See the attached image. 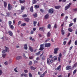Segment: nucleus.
<instances>
[{"label":"nucleus","mask_w":77,"mask_h":77,"mask_svg":"<svg viewBox=\"0 0 77 77\" xmlns=\"http://www.w3.org/2000/svg\"><path fill=\"white\" fill-rule=\"evenodd\" d=\"M71 5H72V3L70 2L69 3V5L67 6H66L64 8L65 10L67 11V10L69 8H70Z\"/></svg>","instance_id":"nucleus-1"},{"label":"nucleus","mask_w":77,"mask_h":77,"mask_svg":"<svg viewBox=\"0 0 77 77\" xmlns=\"http://www.w3.org/2000/svg\"><path fill=\"white\" fill-rule=\"evenodd\" d=\"M5 50H3L2 51V53H6L8 51V52H9V48L6 47V46H5Z\"/></svg>","instance_id":"nucleus-2"},{"label":"nucleus","mask_w":77,"mask_h":77,"mask_svg":"<svg viewBox=\"0 0 77 77\" xmlns=\"http://www.w3.org/2000/svg\"><path fill=\"white\" fill-rule=\"evenodd\" d=\"M44 44H42L40 45V47L39 49V50H43L44 49Z\"/></svg>","instance_id":"nucleus-3"},{"label":"nucleus","mask_w":77,"mask_h":77,"mask_svg":"<svg viewBox=\"0 0 77 77\" xmlns=\"http://www.w3.org/2000/svg\"><path fill=\"white\" fill-rule=\"evenodd\" d=\"M8 10L9 11H11L12 10V5H11L10 4H8Z\"/></svg>","instance_id":"nucleus-4"},{"label":"nucleus","mask_w":77,"mask_h":77,"mask_svg":"<svg viewBox=\"0 0 77 77\" xmlns=\"http://www.w3.org/2000/svg\"><path fill=\"white\" fill-rule=\"evenodd\" d=\"M45 47H47V48H48V47H50L51 46V44L49 43H45Z\"/></svg>","instance_id":"nucleus-5"},{"label":"nucleus","mask_w":77,"mask_h":77,"mask_svg":"<svg viewBox=\"0 0 77 77\" xmlns=\"http://www.w3.org/2000/svg\"><path fill=\"white\" fill-rule=\"evenodd\" d=\"M61 67H62V65H60L57 68H55V70H56V71H57V70L59 71V69H61Z\"/></svg>","instance_id":"nucleus-6"},{"label":"nucleus","mask_w":77,"mask_h":77,"mask_svg":"<svg viewBox=\"0 0 77 77\" xmlns=\"http://www.w3.org/2000/svg\"><path fill=\"white\" fill-rule=\"evenodd\" d=\"M54 54H57V51L59 50V48H56L54 49Z\"/></svg>","instance_id":"nucleus-7"},{"label":"nucleus","mask_w":77,"mask_h":77,"mask_svg":"<svg viewBox=\"0 0 77 77\" xmlns=\"http://www.w3.org/2000/svg\"><path fill=\"white\" fill-rule=\"evenodd\" d=\"M71 69V66H67L66 67V70H69Z\"/></svg>","instance_id":"nucleus-8"},{"label":"nucleus","mask_w":77,"mask_h":77,"mask_svg":"<svg viewBox=\"0 0 77 77\" xmlns=\"http://www.w3.org/2000/svg\"><path fill=\"white\" fill-rule=\"evenodd\" d=\"M48 12L49 14H53L54 13V10L53 9H50L48 11Z\"/></svg>","instance_id":"nucleus-9"},{"label":"nucleus","mask_w":77,"mask_h":77,"mask_svg":"<svg viewBox=\"0 0 77 77\" xmlns=\"http://www.w3.org/2000/svg\"><path fill=\"white\" fill-rule=\"evenodd\" d=\"M29 50H30L31 52H33V47L30 46H29Z\"/></svg>","instance_id":"nucleus-10"},{"label":"nucleus","mask_w":77,"mask_h":77,"mask_svg":"<svg viewBox=\"0 0 77 77\" xmlns=\"http://www.w3.org/2000/svg\"><path fill=\"white\" fill-rule=\"evenodd\" d=\"M12 13V12H8L6 14L8 16V17H11V14Z\"/></svg>","instance_id":"nucleus-11"},{"label":"nucleus","mask_w":77,"mask_h":77,"mask_svg":"<svg viewBox=\"0 0 77 77\" xmlns=\"http://www.w3.org/2000/svg\"><path fill=\"white\" fill-rule=\"evenodd\" d=\"M24 20L25 21H26V22L28 23L29 22V21H30V19L28 18H25L24 19Z\"/></svg>","instance_id":"nucleus-12"},{"label":"nucleus","mask_w":77,"mask_h":77,"mask_svg":"<svg viewBox=\"0 0 77 77\" xmlns=\"http://www.w3.org/2000/svg\"><path fill=\"white\" fill-rule=\"evenodd\" d=\"M49 18V15L48 14H46L45 16V20H47V19H48Z\"/></svg>","instance_id":"nucleus-13"},{"label":"nucleus","mask_w":77,"mask_h":77,"mask_svg":"<svg viewBox=\"0 0 77 77\" xmlns=\"http://www.w3.org/2000/svg\"><path fill=\"white\" fill-rule=\"evenodd\" d=\"M8 33L9 35L11 36H12V35H13V33L12 32H11V31H9Z\"/></svg>","instance_id":"nucleus-14"},{"label":"nucleus","mask_w":77,"mask_h":77,"mask_svg":"<svg viewBox=\"0 0 77 77\" xmlns=\"http://www.w3.org/2000/svg\"><path fill=\"white\" fill-rule=\"evenodd\" d=\"M24 48L25 50H27V45L26 44L24 45Z\"/></svg>","instance_id":"nucleus-15"},{"label":"nucleus","mask_w":77,"mask_h":77,"mask_svg":"<svg viewBox=\"0 0 77 77\" xmlns=\"http://www.w3.org/2000/svg\"><path fill=\"white\" fill-rule=\"evenodd\" d=\"M54 8L56 9H60L61 8V6H55Z\"/></svg>","instance_id":"nucleus-16"},{"label":"nucleus","mask_w":77,"mask_h":77,"mask_svg":"<svg viewBox=\"0 0 77 77\" xmlns=\"http://www.w3.org/2000/svg\"><path fill=\"white\" fill-rule=\"evenodd\" d=\"M47 63L48 65H50V59L49 58H48L47 59Z\"/></svg>","instance_id":"nucleus-17"},{"label":"nucleus","mask_w":77,"mask_h":77,"mask_svg":"<svg viewBox=\"0 0 77 77\" xmlns=\"http://www.w3.org/2000/svg\"><path fill=\"white\" fill-rule=\"evenodd\" d=\"M33 26L34 27H35L36 26L37 24V22L36 21H34L33 22Z\"/></svg>","instance_id":"nucleus-18"},{"label":"nucleus","mask_w":77,"mask_h":77,"mask_svg":"<svg viewBox=\"0 0 77 77\" xmlns=\"http://www.w3.org/2000/svg\"><path fill=\"white\" fill-rule=\"evenodd\" d=\"M39 30L40 31H43L44 30V27H41L39 28Z\"/></svg>","instance_id":"nucleus-19"},{"label":"nucleus","mask_w":77,"mask_h":77,"mask_svg":"<svg viewBox=\"0 0 77 77\" xmlns=\"http://www.w3.org/2000/svg\"><path fill=\"white\" fill-rule=\"evenodd\" d=\"M77 66V63H75L74 65H73V66L72 67V68L74 69V68H75Z\"/></svg>","instance_id":"nucleus-20"},{"label":"nucleus","mask_w":77,"mask_h":77,"mask_svg":"<svg viewBox=\"0 0 77 77\" xmlns=\"http://www.w3.org/2000/svg\"><path fill=\"white\" fill-rule=\"evenodd\" d=\"M33 6H32L30 8V11L31 12H33Z\"/></svg>","instance_id":"nucleus-21"},{"label":"nucleus","mask_w":77,"mask_h":77,"mask_svg":"<svg viewBox=\"0 0 77 77\" xmlns=\"http://www.w3.org/2000/svg\"><path fill=\"white\" fill-rule=\"evenodd\" d=\"M4 5L5 8H6V7L7 6V3L5 2H4Z\"/></svg>","instance_id":"nucleus-22"},{"label":"nucleus","mask_w":77,"mask_h":77,"mask_svg":"<svg viewBox=\"0 0 77 77\" xmlns=\"http://www.w3.org/2000/svg\"><path fill=\"white\" fill-rule=\"evenodd\" d=\"M53 58L54 59V60H56L57 59V57L55 56L53 57Z\"/></svg>","instance_id":"nucleus-23"},{"label":"nucleus","mask_w":77,"mask_h":77,"mask_svg":"<svg viewBox=\"0 0 77 77\" xmlns=\"http://www.w3.org/2000/svg\"><path fill=\"white\" fill-rule=\"evenodd\" d=\"M20 3H22V4H23V3H24L26 2V1L25 0H21L20 1Z\"/></svg>","instance_id":"nucleus-24"},{"label":"nucleus","mask_w":77,"mask_h":77,"mask_svg":"<svg viewBox=\"0 0 77 77\" xmlns=\"http://www.w3.org/2000/svg\"><path fill=\"white\" fill-rule=\"evenodd\" d=\"M23 75L25 77H27V75L26 74H22L21 75V77H22Z\"/></svg>","instance_id":"nucleus-25"},{"label":"nucleus","mask_w":77,"mask_h":77,"mask_svg":"<svg viewBox=\"0 0 77 77\" xmlns=\"http://www.w3.org/2000/svg\"><path fill=\"white\" fill-rule=\"evenodd\" d=\"M51 35V33L50 32H48L47 34V37H50Z\"/></svg>","instance_id":"nucleus-26"},{"label":"nucleus","mask_w":77,"mask_h":77,"mask_svg":"<svg viewBox=\"0 0 77 77\" xmlns=\"http://www.w3.org/2000/svg\"><path fill=\"white\" fill-rule=\"evenodd\" d=\"M22 57L21 56H18L16 58L17 60H19V59H21Z\"/></svg>","instance_id":"nucleus-27"},{"label":"nucleus","mask_w":77,"mask_h":77,"mask_svg":"<svg viewBox=\"0 0 77 77\" xmlns=\"http://www.w3.org/2000/svg\"><path fill=\"white\" fill-rule=\"evenodd\" d=\"M26 26V23H24L21 24V26L22 27H24V26Z\"/></svg>","instance_id":"nucleus-28"},{"label":"nucleus","mask_w":77,"mask_h":77,"mask_svg":"<svg viewBox=\"0 0 77 77\" xmlns=\"http://www.w3.org/2000/svg\"><path fill=\"white\" fill-rule=\"evenodd\" d=\"M31 69H32V70H34L35 69H36V68L35 67H33V66H30Z\"/></svg>","instance_id":"nucleus-29"},{"label":"nucleus","mask_w":77,"mask_h":77,"mask_svg":"<svg viewBox=\"0 0 77 77\" xmlns=\"http://www.w3.org/2000/svg\"><path fill=\"white\" fill-rule=\"evenodd\" d=\"M61 31L62 35H64V34H65V31H64V30H61Z\"/></svg>","instance_id":"nucleus-30"},{"label":"nucleus","mask_w":77,"mask_h":77,"mask_svg":"<svg viewBox=\"0 0 77 77\" xmlns=\"http://www.w3.org/2000/svg\"><path fill=\"white\" fill-rule=\"evenodd\" d=\"M68 30L69 32H72L73 30H72V29L71 28H69L68 29Z\"/></svg>","instance_id":"nucleus-31"},{"label":"nucleus","mask_w":77,"mask_h":77,"mask_svg":"<svg viewBox=\"0 0 77 77\" xmlns=\"http://www.w3.org/2000/svg\"><path fill=\"white\" fill-rule=\"evenodd\" d=\"M33 17H34L36 18V17H38V14H37L36 13L34 14L33 15Z\"/></svg>","instance_id":"nucleus-32"},{"label":"nucleus","mask_w":77,"mask_h":77,"mask_svg":"<svg viewBox=\"0 0 77 77\" xmlns=\"http://www.w3.org/2000/svg\"><path fill=\"white\" fill-rule=\"evenodd\" d=\"M37 2V1L36 0H33L32 1V4H35V3H36Z\"/></svg>","instance_id":"nucleus-33"},{"label":"nucleus","mask_w":77,"mask_h":77,"mask_svg":"<svg viewBox=\"0 0 77 77\" xmlns=\"http://www.w3.org/2000/svg\"><path fill=\"white\" fill-rule=\"evenodd\" d=\"M8 24L9 26H11L12 24V21H8Z\"/></svg>","instance_id":"nucleus-34"},{"label":"nucleus","mask_w":77,"mask_h":77,"mask_svg":"<svg viewBox=\"0 0 77 77\" xmlns=\"http://www.w3.org/2000/svg\"><path fill=\"white\" fill-rule=\"evenodd\" d=\"M23 18H26L27 17V16L26 14H24L22 16Z\"/></svg>","instance_id":"nucleus-35"},{"label":"nucleus","mask_w":77,"mask_h":77,"mask_svg":"<svg viewBox=\"0 0 77 77\" xmlns=\"http://www.w3.org/2000/svg\"><path fill=\"white\" fill-rule=\"evenodd\" d=\"M73 12H77V8H73L72 9Z\"/></svg>","instance_id":"nucleus-36"},{"label":"nucleus","mask_w":77,"mask_h":77,"mask_svg":"<svg viewBox=\"0 0 77 77\" xmlns=\"http://www.w3.org/2000/svg\"><path fill=\"white\" fill-rule=\"evenodd\" d=\"M48 29H51V24H48Z\"/></svg>","instance_id":"nucleus-37"},{"label":"nucleus","mask_w":77,"mask_h":77,"mask_svg":"<svg viewBox=\"0 0 77 77\" xmlns=\"http://www.w3.org/2000/svg\"><path fill=\"white\" fill-rule=\"evenodd\" d=\"M40 53H41V51H39L35 54V55H36V56L39 55V54H40Z\"/></svg>","instance_id":"nucleus-38"},{"label":"nucleus","mask_w":77,"mask_h":77,"mask_svg":"<svg viewBox=\"0 0 77 77\" xmlns=\"http://www.w3.org/2000/svg\"><path fill=\"white\" fill-rule=\"evenodd\" d=\"M10 28L11 29H14V26L13 25H11L10 26Z\"/></svg>","instance_id":"nucleus-39"},{"label":"nucleus","mask_w":77,"mask_h":77,"mask_svg":"<svg viewBox=\"0 0 77 77\" xmlns=\"http://www.w3.org/2000/svg\"><path fill=\"white\" fill-rule=\"evenodd\" d=\"M77 72V69H75L74 71L73 72V75H74L75 73H76V72Z\"/></svg>","instance_id":"nucleus-40"},{"label":"nucleus","mask_w":77,"mask_h":77,"mask_svg":"<svg viewBox=\"0 0 77 77\" xmlns=\"http://www.w3.org/2000/svg\"><path fill=\"white\" fill-rule=\"evenodd\" d=\"M72 25H73V23H70L69 25V27H71V26H72Z\"/></svg>","instance_id":"nucleus-41"},{"label":"nucleus","mask_w":77,"mask_h":77,"mask_svg":"<svg viewBox=\"0 0 77 77\" xmlns=\"http://www.w3.org/2000/svg\"><path fill=\"white\" fill-rule=\"evenodd\" d=\"M25 9V6H23L21 7V10H24Z\"/></svg>","instance_id":"nucleus-42"},{"label":"nucleus","mask_w":77,"mask_h":77,"mask_svg":"<svg viewBox=\"0 0 77 77\" xmlns=\"http://www.w3.org/2000/svg\"><path fill=\"white\" fill-rule=\"evenodd\" d=\"M58 55L59 56L58 57H60V58H62V54H61V53H60Z\"/></svg>","instance_id":"nucleus-43"},{"label":"nucleus","mask_w":77,"mask_h":77,"mask_svg":"<svg viewBox=\"0 0 77 77\" xmlns=\"http://www.w3.org/2000/svg\"><path fill=\"white\" fill-rule=\"evenodd\" d=\"M32 61H30L29 63V65L30 66V65H32Z\"/></svg>","instance_id":"nucleus-44"},{"label":"nucleus","mask_w":77,"mask_h":77,"mask_svg":"<svg viewBox=\"0 0 77 77\" xmlns=\"http://www.w3.org/2000/svg\"><path fill=\"white\" fill-rule=\"evenodd\" d=\"M22 22L20 20L18 22V25H20V24Z\"/></svg>","instance_id":"nucleus-45"},{"label":"nucleus","mask_w":77,"mask_h":77,"mask_svg":"<svg viewBox=\"0 0 77 77\" xmlns=\"http://www.w3.org/2000/svg\"><path fill=\"white\" fill-rule=\"evenodd\" d=\"M17 67H16L14 69V71L16 72H18V71L17 70Z\"/></svg>","instance_id":"nucleus-46"},{"label":"nucleus","mask_w":77,"mask_h":77,"mask_svg":"<svg viewBox=\"0 0 77 77\" xmlns=\"http://www.w3.org/2000/svg\"><path fill=\"white\" fill-rule=\"evenodd\" d=\"M29 77H32V74L31 73H30L29 74Z\"/></svg>","instance_id":"nucleus-47"},{"label":"nucleus","mask_w":77,"mask_h":77,"mask_svg":"<svg viewBox=\"0 0 77 77\" xmlns=\"http://www.w3.org/2000/svg\"><path fill=\"white\" fill-rule=\"evenodd\" d=\"M23 56L24 57V58H25V59H26V55H25V54H24V53H23Z\"/></svg>","instance_id":"nucleus-48"},{"label":"nucleus","mask_w":77,"mask_h":77,"mask_svg":"<svg viewBox=\"0 0 77 77\" xmlns=\"http://www.w3.org/2000/svg\"><path fill=\"white\" fill-rule=\"evenodd\" d=\"M54 28H55V29H56V28H57V24L56 23H55L54 25Z\"/></svg>","instance_id":"nucleus-49"},{"label":"nucleus","mask_w":77,"mask_h":77,"mask_svg":"<svg viewBox=\"0 0 77 77\" xmlns=\"http://www.w3.org/2000/svg\"><path fill=\"white\" fill-rule=\"evenodd\" d=\"M60 58V57H58V61L59 62H60V58Z\"/></svg>","instance_id":"nucleus-50"},{"label":"nucleus","mask_w":77,"mask_h":77,"mask_svg":"<svg viewBox=\"0 0 77 77\" xmlns=\"http://www.w3.org/2000/svg\"><path fill=\"white\" fill-rule=\"evenodd\" d=\"M44 77V74H41L40 75V77Z\"/></svg>","instance_id":"nucleus-51"},{"label":"nucleus","mask_w":77,"mask_h":77,"mask_svg":"<svg viewBox=\"0 0 77 77\" xmlns=\"http://www.w3.org/2000/svg\"><path fill=\"white\" fill-rule=\"evenodd\" d=\"M50 38H48V39L46 40L45 42H48V41H50Z\"/></svg>","instance_id":"nucleus-52"},{"label":"nucleus","mask_w":77,"mask_h":77,"mask_svg":"<svg viewBox=\"0 0 77 77\" xmlns=\"http://www.w3.org/2000/svg\"><path fill=\"white\" fill-rule=\"evenodd\" d=\"M6 54H2V57H3L4 58H5V57L6 56Z\"/></svg>","instance_id":"nucleus-53"},{"label":"nucleus","mask_w":77,"mask_h":77,"mask_svg":"<svg viewBox=\"0 0 77 77\" xmlns=\"http://www.w3.org/2000/svg\"><path fill=\"white\" fill-rule=\"evenodd\" d=\"M43 52L42 53V54H41L40 55V57H41L42 56H43V54H44V51H42Z\"/></svg>","instance_id":"nucleus-54"},{"label":"nucleus","mask_w":77,"mask_h":77,"mask_svg":"<svg viewBox=\"0 0 77 77\" xmlns=\"http://www.w3.org/2000/svg\"><path fill=\"white\" fill-rule=\"evenodd\" d=\"M37 26L38 27H39L41 26V24L39 23L38 22L37 24Z\"/></svg>","instance_id":"nucleus-55"},{"label":"nucleus","mask_w":77,"mask_h":77,"mask_svg":"<svg viewBox=\"0 0 77 77\" xmlns=\"http://www.w3.org/2000/svg\"><path fill=\"white\" fill-rule=\"evenodd\" d=\"M72 47H73V46H71L69 48V49L70 51H71V49L72 48Z\"/></svg>","instance_id":"nucleus-56"},{"label":"nucleus","mask_w":77,"mask_h":77,"mask_svg":"<svg viewBox=\"0 0 77 77\" xmlns=\"http://www.w3.org/2000/svg\"><path fill=\"white\" fill-rule=\"evenodd\" d=\"M47 71L46 70L43 73V75H45V74H47Z\"/></svg>","instance_id":"nucleus-57"},{"label":"nucleus","mask_w":77,"mask_h":77,"mask_svg":"<svg viewBox=\"0 0 77 77\" xmlns=\"http://www.w3.org/2000/svg\"><path fill=\"white\" fill-rule=\"evenodd\" d=\"M35 7L36 8H39V5H35Z\"/></svg>","instance_id":"nucleus-58"},{"label":"nucleus","mask_w":77,"mask_h":77,"mask_svg":"<svg viewBox=\"0 0 77 77\" xmlns=\"http://www.w3.org/2000/svg\"><path fill=\"white\" fill-rule=\"evenodd\" d=\"M2 73H3V72H2V71L1 70H0V75H2Z\"/></svg>","instance_id":"nucleus-59"},{"label":"nucleus","mask_w":77,"mask_h":77,"mask_svg":"<svg viewBox=\"0 0 77 77\" xmlns=\"http://www.w3.org/2000/svg\"><path fill=\"white\" fill-rule=\"evenodd\" d=\"M42 59L43 60H45V56H43L42 57Z\"/></svg>","instance_id":"nucleus-60"},{"label":"nucleus","mask_w":77,"mask_h":77,"mask_svg":"<svg viewBox=\"0 0 77 77\" xmlns=\"http://www.w3.org/2000/svg\"><path fill=\"white\" fill-rule=\"evenodd\" d=\"M76 20H77V19H76V18H74L73 19V21L75 23L76 22Z\"/></svg>","instance_id":"nucleus-61"},{"label":"nucleus","mask_w":77,"mask_h":77,"mask_svg":"<svg viewBox=\"0 0 77 77\" xmlns=\"http://www.w3.org/2000/svg\"><path fill=\"white\" fill-rule=\"evenodd\" d=\"M71 42V40H70V41L68 43V45H70Z\"/></svg>","instance_id":"nucleus-62"},{"label":"nucleus","mask_w":77,"mask_h":77,"mask_svg":"<svg viewBox=\"0 0 77 77\" xmlns=\"http://www.w3.org/2000/svg\"><path fill=\"white\" fill-rule=\"evenodd\" d=\"M39 57H37L36 58V60H39Z\"/></svg>","instance_id":"nucleus-63"},{"label":"nucleus","mask_w":77,"mask_h":77,"mask_svg":"<svg viewBox=\"0 0 77 77\" xmlns=\"http://www.w3.org/2000/svg\"><path fill=\"white\" fill-rule=\"evenodd\" d=\"M75 45H77V40L75 41Z\"/></svg>","instance_id":"nucleus-64"}]
</instances>
